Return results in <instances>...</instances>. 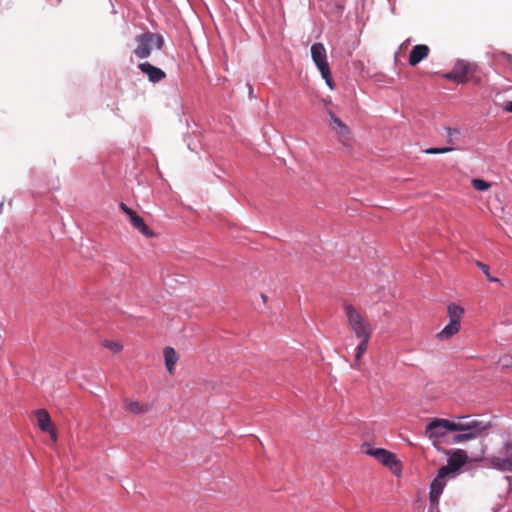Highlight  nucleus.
I'll list each match as a JSON object with an SVG mask.
<instances>
[{"mask_svg":"<svg viewBox=\"0 0 512 512\" xmlns=\"http://www.w3.org/2000/svg\"><path fill=\"white\" fill-rule=\"evenodd\" d=\"M452 421L453 425H450V427L453 432H465L467 435H471V440L486 436L492 428L491 422H485L471 416H461Z\"/></svg>","mask_w":512,"mask_h":512,"instance_id":"f257e3e1","label":"nucleus"},{"mask_svg":"<svg viewBox=\"0 0 512 512\" xmlns=\"http://www.w3.org/2000/svg\"><path fill=\"white\" fill-rule=\"evenodd\" d=\"M343 309L349 329L358 337H371L373 327L364 315L350 303H344Z\"/></svg>","mask_w":512,"mask_h":512,"instance_id":"f03ea898","label":"nucleus"},{"mask_svg":"<svg viewBox=\"0 0 512 512\" xmlns=\"http://www.w3.org/2000/svg\"><path fill=\"white\" fill-rule=\"evenodd\" d=\"M135 41L136 48L134 49L133 53L139 59H145L149 57L153 46L160 50L164 45V39L162 35L149 31L137 35Z\"/></svg>","mask_w":512,"mask_h":512,"instance_id":"7ed1b4c3","label":"nucleus"},{"mask_svg":"<svg viewBox=\"0 0 512 512\" xmlns=\"http://www.w3.org/2000/svg\"><path fill=\"white\" fill-rule=\"evenodd\" d=\"M311 57L317 68L319 69L323 79L330 89L334 88V83L331 77V71L327 62L326 49L322 43H314L311 46Z\"/></svg>","mask_w":512,"mask_h":512,"instance_id":"20e7f679","label":"nucleus"},{"mask_svg":"<svg viewBox=\"0 0 512 512\" xmlns=\"http://www.w3.org/2000/svg\"><path fill=\"white\" fill-rule=\"evenodd\" d=\"M476 66L464 60H458L452 70L444 75L448 80L458 84L469 81L471 75L475 72Z\"/></svg>","mask_w":512,"mask_h":512,"instance_id":"39448f33","label":"nucleus"},{"mask_svg":"<svg viewBox=\"0 0 512 512\" xmlns=\"http://www.w3.org/2000/svg\"><path fill=\"white\" fill-rule=\"evenodd\" d=\"M453 425V421L449 419L443 418H434L425 429V435L429 439H439L443 437L447 431L453 432V429L450 427Z\"/></svg>","mask_w":512,"mask_h":512,"instance_id":"423d86ee","label":"nucleus"},{"mask_svg":"<svg viewBox=\"0 0 512 512\" xmlns=\"http://www.w3.org/2000/svg\"><path fill=\"white\" fill-rule=\"evenodd\" d=\"M119 207L128 216L132 226L142 235L148 238L155 237V233L146 225L144 219L140 215H138L134 210H132L123 202L119 204Z\"/></svg>","mask_w":512,"mask_h":512,"instance_id":"0eeeda50","label":"nucleus"},{"mask_svg":"<svg viewBox=\"0 0 512 512\" xmlns=\"http://www.w3.org/2000/svg\"><path fill=\"white\" fill-rule=\"evenodd\" d=\"M331 120V127L336 133L338 140L345 146H350L351 132L350 129L338 118L331 110L328 111Z\"/></svg>","mask_w":512,"mask_h":512,"instance_id":"6e6552de","label":"nucleus"},{"mask_svg":"<svg viewBox=\"0 0 512 512\" xmlns=\"http://www.w3.org/2000/svg\"><path fill=\"white\" fill-rule=\"evenodd\" d=\"M504 456L494 455L487 460L496 469L501 471H512V442L504 446Z\"/></svg>","mask_w":512,"mask_h":512,"instance_id":"1a4fd4ad","label":"nucleus"},{"mask_svg":"<svg viewBox=\"0 0 512 512\" xmlns=\"http://www.w3.org/2000/svg\"><path fill=\"white\" fill-rule=\"evenodd\" d=\"M467 461L465 451L458 449L448 459V463L440 468L441 476H447L460 469Z\"/></svg>","mask_w":512,"mask_h":512,"instance_id":"9d476101","label":"nucleus"},{"mask_svg":"<svg viewBox=\"0 0 512 512\" xmlns=\"http://www.w3.org/2000/svg\"><path fill=\"white\" fill-rule=\"evenodd\" d=\"M445 477L446 476H441V470L439 469L436 478L432 481L430 485L429 498L432 507L437 508L438 506L440 495L442 494L443 489L445 487Z\"/></svg>","mask_w":512,"mask_h":512,"instance_id":"9b49d317","label":"nucleus"},{"mask_svg":"<svg viewBox=\"0 0 512 512\" xmlns=\"http://www.w3.org/2000/svg\"><path fill=\"white\" fill-rule=\"evenodd\" d=\"M368 454L376 458L383 465L390 468H393L399 463L395 454L382 448L370 449Z\"/></svg>","mask_w":512,"mask_h":512,"instance_id":"f8f14e48","label":"nucleus"},{"mask_svg":"<svg viewBox=\"0 0 512 512\" xmlns=\"http://www.w3.org/2000/svg\"><path fill=\"white\" fill-rule=\"evenodd\" d=\"M140 71L148 76L150 82L158 83L165 79L166 74L163 70L153 66L149 62L140 63L138 65Z\"/></svg>","mask_w":512,"mask_h":512,"instance_id":"ddd939ff","label":"nucleus"},{"mask_svg":"<svg viewBox=\"0 0 512 512\" xmlns=\"http://www.w3.org/2000/svg\"><path fill=\"white\" fill-rule=\"evenodd\" d=\"M430 52V48L425 44H418L415 45L410 54L408 62L411 66H416L418 63H420L422 60L428 57Z\"/></svg>","mask_w":512,"mask_h":512,"instance_id":"4468645a","label":"nucleus"},{"mask_svg":"<svg viewBox=\"0 0 512 512\" xmlns=\"http://www.w3.org/2000/svg\"><path fill=\"white\" fill-rule=\"evenodd\" d=\"M33 415L36 418L37 426L43 432L50 430L53 427L51 416L46 409H37L33 411Z\"/></svg>","mask_w":512,"mask_h":512,"instance_id":"2eb2a0df","label":"nucleus"},{"mask_svg":"<svg viewBox=\"0 0 512 512\" xmlns=\"http://www.w3.org/2000/svg\"><path fill=\"white\" fill-rule=\"evenodd\" d=\"M459 330L460 323H457L456 321H450L440 332L437 333L436 337L440 341H445L457 334Z\"/></svg>","mask_w":512,"mask_h":512,"instance_id":"dca6fc26","label":"nucleus"},{"mask_svg":"<svg viewBox=\"0 0 512 512\" xmlns=\"http://www.w3.org/2000/svg\"><path fill=\"white\" fill-rule=\"evenodd\" d=\"M125 409L133 414H143L151 410V406L147 403H142L135 400H125Z\"/></svg>","mask_w":512,"mask_h":512,"instance_id":"f3484780","label":"nucleus"},{"mask_svg":"<svg viewBox=\"0 0 512 512\" xmlns=\"http://www.w3.org/2000/svg\"><path fill=\"white\" fill-rule=\"evenodd\" d=\"M164 359H165V365L167 368V371L170 374L174 373V367L178 361V355L174 348L172 347H166L164 349Z\"/></svg>","mask_w":512,"mask_h":512,"instance_id":"a211bd4d","label":"nucleus"},{"mask_svg":"<svg viewBox=\"0 0 512 512\" xmlns=\"http://www.w3.org/2000/svg\"><path fill=\"white\" fill-rule=\"evenodd\" d=\"M370 338L371 337H366V336L357 338L360 340V343L356 347L355 363L353 365L354 368H359L361 358L368 349Z\"/></svg>","mask_w":512,"mask_h":512,"instance_id":"6ab92c4d","label":"nucleus"},{"mask_svg":"<svg viewBox=\"0 0 512 512\" xmlns=\"http://www.w3.org/2000/svg\"><path fill=\"white\" fill-rule=\"evenodd\" d=\"M464 314V309L456 304H450L448 306V315L450 318V321H456L457 323H460V320Z\"/></svg>","mask_w":512,"mask_h":512,"instance_id":"aec40b11","label":"nucleus"},{"mask_svg":"<svg viewBox=\"0 0 512 512\" xmlns=\"http://www.w3.org/2000/svg\"><path fill=\"white\" fill-rule=\"evenodd\" d=\"M471 183H472V186L474 187V189H476L478 191H486V190L490 189V187H491V183H489L483 179L475 178V179H472Z\"/></svg>","mask_w":512,"mask_h":512,"instance_id":"412c9836","label":"nucleus"},{"mask_svg":"<svg viewBox=\"0 0 512 512\" xmlns=\"http://www.w3.org/2000/svg\"><path fill=\"white\" fill-rule=\"evenodd\" d=\"M103 346L112 351L113 353H120L123 349V345L120 342L104 340Z\"/></svg>","mask_w":512,"mask_h":512,"instance_id":"4be33fe9","label":"nucleus"},{"mask_svg":"<svg viewBox=\"0 0 512 512\" xmlns=\"http://www.w3.org/2000/svg\"><path fill=\"white\" fill-rule=\"evenodd\" d=\"M476 266L478 268H480L482 270V272L486 275L487 279L491 282H500V279L496 278V277H493L490 275L489 273V266L480 262V261H477L476 262Z\"/></svg>","mask_w":512,"mask_h":512,"instance_id":"5701e85b","label":"nucleus"},{"mask_svg":"<svg viewBox=\"0 0 512 512\" xmlns=\"http://www.w3.org/2000/svg\"><path fill=\"white\" fill-rule=\"evenodd\" d=\"M453 147L427 148L424 150L426 154H444L453 151Z\"/></svg>","mask_w":512,"mask_h":512,"instance_id":"b1692460","label":"nucleus"},{"mask_svg":"<svg viewBox=\"0 0 512 512\" xmlns=\"http://www.w3.org/2000/svg\"><path fill=\"white\" fill-rule=\"evenodd\" d=\"M471 440V435H467L465 432H459L458 434L453 436V443H462Z\"/></svg>","mask_w":512,"mask_h":512,"instance_id":"393cba45","label":"nucleus"},{"mask_svg":"<svg viewBox=\"0 0 512 512\" xmlns=\"http://www.w3.org/2000/svg\"><path fill=\"white\" fill-rule=\"evenodd\" d=\"M445 130H446L447 135H448V137H449L447 142H448L449 144H453V143H454V141H453V138H452V137H453L454 135L459 134V130H457V129H455V128H450V127L445 128Z\"/></svg>","mask_w":512,"mask_h":512,"instance_id":"a878e982","label":"nucleus"},{"mask_svg":"<svg viewBox=\"0 0 512 512\" xmlns=\"http://www.w3.org/2000/svg\"><path fill=\"white\" fill-rule=\"evenodd\" d=\"M501 361L504 363V367L512 368V356L506 355L501 358Z\"/></svg>","mask_w":512,"mask_h":512,"instance_id":"bb28decb","label":"nucleus"},{"mask_svg":"<svg viewBox=\"0 0 512 512\" xmlns=\"http://www.w3.org/2000/svg\"><path fill=\"white\" fill-rule=\"evenodd\" d=\"M46 432L49 433L53 442L57 441V432L54 426L51 427L50 430H47Z\"/></svg>","mask_w":512,"mask_h":512,"instance_id":"cd10ccee","label":"nucleus"},{"mask_svg":"<svg viewBox=\"0 0 512 512\" xmlns=\"http://www.w3.org/2000/svg\"><path fill=\"white\" fill-rule=\"evenodd\" d=\"M504 110L506 112L512 113V101L506 102V104L504 106Z\"/></svg>","mask_w":512,"mask_h":512,"instance_id":"c85d7f7f","label":"nucleus"},{"mask_svg":"<svg viewBox=\"0 0 512 512\" xmlns=\"http://www.w3.org/2000/svg\"><path fill=\"white\" fill-rule=\"evenodd\" d=\"M503 56L507 59V61H512V56L510 54H503Z\"/></svg>","mask_w":512,"mask_h":512,"instance_id":"c756f323","label":"nucleus"},{"mask_svg":"<svg viewBox=\"0 0 512 512\" xmlns=\"http://www.w3.org/2000/svg\"><path fill=\"white\" fill-rule=\"evenodd\" d=\"M261 297H262V299H263V301H264V302H266V301H267V297H266V295L262 294V295H261Z\"/></svg>","mask_w":512,"mask_h":512,"instance_id":"7c9ffc66","label":"nucleus"}]
</instances>
